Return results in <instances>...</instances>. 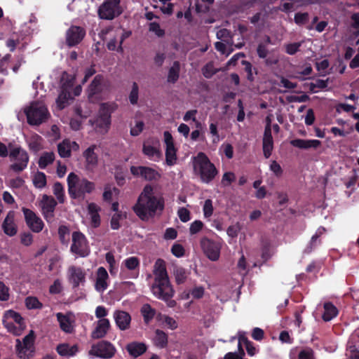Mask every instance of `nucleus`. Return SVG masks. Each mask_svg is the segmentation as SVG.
Returning <instances> with one entry per match:
<instances>
[{
  "mask_svg": "<svg viewBox=\"0 0 359 359\" xmlns=\"http://www.w3.org/2000/svg\"><path fill=\"white\" fill-rule=\"evenodd\" d=\"M163 208L164 198L157 187L147 184L140 193L133 210L142 220H148Z\"/></svg>",
  "mask_w": 359,
  "mask_h": 359,
  "instance_id": "nucleus-1",
  "label": "nucleus"
},
{
  "mask_svg": "<svg viewBox=\"0 0 359 359\" xmlns=\"http://www.w3.org/2000/svg\"><path fill=\"white\" fill-rule=\"evenodd\" d=\"M154 280L151 285L152 294L157 298L165 301L174 295V290L170 283L164 260L158 259L154 265Z\"/></svg>",
  "mask_w": 359,
  "mask_h": 359,
  "instance_id": "nucleus-2",
  "label": "nucleus"
},
{
  "mask_svg": "<svg viewBox=\"0 0 359 359\" xmlns=\"http://www.w3.org/2000/svg\"><path fill=\"white\" fill-rule=\"evenodd\" d=\"M194 172L205 183L211 182L217 175V170L203 152H199L192 158Z\"/></svg>",
  "mask_w": 359,
  "mask_h": 359,
  "instance_id": "nucleus-3",
  "label": "nucleus"
},
{
  "mask_svg": "<svg viewBox=\"0 0 359 359\" xmlns=\"http://www.w3.org/2000/svg\"><path fill=\"white\" fill-rule=\"evenodd\" d=\"M76 76L74 74H69L64 73L61 78V91L57 99V104L60 109L65 108L68 104L69 101L73 98L72 94L74 96L80 95L82 90L81 85L74 87Z\"/></svg>",
  "mask_w": 359,
  "mask_h": 359,
  "instance_id": "nucleus-4",
  "label": "nucleus"
},
{
  "mask_svg": "<svg viewBox=\"0 0 359 359\" xmlns=\"http://www.w3.org/2000/svg\"><path fill=\"white\" fill-rule=\"evenodd\" d=\"M67 184L69 194L74 198L82 197L85 194L90 193L95 188L93 182L85 178H80L74 172L68 175Z\"/></svg>",
  "mask_w": 359,
  "mask_h": 359,
  "instance_id": "nucleus-5",
  "label": "nucleus"
},
{
  "mask_svg": "<svg viewBox=\"0 0 359 359\" xmlns=\"http://www.w3.org/2000/svg\"><path fill=\"white\" fill-rule=\"evenodd\" d=\"M27 122L32 126H38L46 122L50 114L47 107L42 102H32L24 109Z\"/></svg>",
  "mask_w": 359,
  "mask_h": 359,
  "instance_id": "nucleus-6",
  "label": "nucleus"
},
{
  "mask_svg": "<svg viewBox=\"0 0 359 359\" xmlns=\"http://www.w3.org/2000/svg\"><path fill=\"white\" fill-rule=\"evenodd\" d=\"M9 157L12 162L10 168L15 172L24 170L29 162L27 152L20 146H13L11 143L8 144Z\"/></svg>",
  "mask_w": 359,
  "mask_h": 359,
  "instance_id": "nucleus-7",
  "label": "nucleus"
},
{
  "mask_svg": "<svg viewBox=\"0 0 359 359\" xmlns=\"http://www.w3.org/2000/svg\"><path fill=\"white\" fill-rule=\"evenodd\" d=\"M115 107L113 104L104 103L100 105L98 116L92 123L100 133H106L111 124V114Z\"/></svg>",
  "mask_w": 359,
  "mask_h": 359,
  "instance_id": "nucleus-8",
  "label": "nucleus"
},
{
  "mask_svg": "<svg viewBox=\"0 0 359 359\" xmlns=\"http://www.w3.org/2000/svg\"><path fill=\"white\" fill-rule=\"evenodd\" d=\"M3 323L6 330L14 335H20L25 328V324L21 316L12 310L5 312Z\"/></svg>",
  "mask_w": 359,
  "mask_h": 359,
  "instance_id": "nucleus-9",
  "label": "nucleus"
},
{
  "mask_svg": "<svg viewBox=\"0 0 359 359\" xmlns=\"http://www.w3.org/2000/svg\"><path fill=\"white\" fill-rule=\"evenodd\" d=\"M122 13L120 0H104L98 9L100 18L112 20Z\"/></svg>",
  "mask_w": 359,
  "mask_h": 359,
  "instance_id": "nucleus-10",
  "label": "nucleus"
},
{
  "mask_svg": "<svg viewBox=\"0 0 359 359\" xmlns=\"http://www.w3.org/2000/svg\"><path fill=\"white\" fill-rule=\"evenodd\" d=\"M115 346L107 341H101L91 346L88 353L102 359L111 358L116 353Z\"/></svg>",
  "mask_w": 359,
  "mask_h": 359,
  "instance_id": "nucleus-11",
  "label": "nucleus"
},
{
  "mask_svg": "<svg viewBox=\"0 0 359 359\" xmlns=\"http://www.w3.org/2000/svg\"><path fill=\"white\" fill-rule=\"evenodd\" d=\"M86 272L84 269L70 265L67 270V279L73 288H77L80 285H84L86 282Z\"/></svg>",
  "mask_w": 359,
  "mask_h": 359,
  "instance_id": "nucleus-12",
  "label": "nucleus"
},
{
  "mask_svg": "<svg viewBox=\"0 0 359 359\" xmlns=\"http://www.w3.org/2000/svg\"><path fill=\"white\" fill-rule=\"evenodd\" d=\"M72 244L71 251L79 257H86L90 253V248L85 236L79 231H74L72 236Z\"/></svg>",
  "mask_w": 359,
  "mask_h": 359,
  "instance_id": "nucleus-13",
  "label": "nucleus"
},
{
  "mask_svg": "<svg viewBox=\"0 0 359 359\" xmlns=\"http://www.w3.org/2000/svg\"><path fill=\"white\" fill-rule=\"evenodd\" d=\"M163 142L165 145V163L168 165L172 166L176 163L177 158L174 140L170 132H164Z\"/></svg>",
  "mask_w": 359,
  "mask_h": 359,
  "instance_id": "nucleus-14",
  "label": "nucleus"
},
{
  "mask_svg": "<svg viewBox=\"0 0 359 359\" xmlns=\"http://www.w3.org/2000/svg\"><path fill=\"white\" fill-rule=\"evenodd\" d=\"M130 172L133 176L147 181H158L161 178V174L157 170L147 166H131Z\"/></svg>",
  "mask_w": 359,
  "mask_h": 359,
  "instance_id": "nucleus-15",
  "label": "nucleus"
},
{
  "mask_svg": "<svg viewBox=\"0 0 359 359\" xmlns=\"http://www.w3.org/2000/svg\"><path fill=\"white\" fill-rule=\"evenodd\" d=\"M34 334L32 330L23 339L22 345L20 339H16V348L18 355L21 358H25L30 356L34 342Z\"/></svg>",
  "mask_w": 359,
  "mask_h": 359,
  "instance_id": "nucleus-16",
  "label": "nucleus"
},
{
  "mask_svg": "<svg viewBox=\"0 0 359 359\" xmlns=\"http://www.w3.org/2000/svg\"><path fill=\"white\" fill-rule=\"evenodd\" d=\"M143 154L150 160L158 161L161 158V151L159 141L156 139H149L143 144Z\"/></svg>",
  "mask_w": 359,
  "mask_h": 359,
  "instance_id": "nucleus-17",
  "label": "nucleus"
},
{
  "mask_svg": "<svg viewBox=\"0 0 359 359\" xmlns=\"http://www.w3.org/2000/svg\"><path fill=\"white\" fill-rule=\"evenodd\" d=\"M57 202L52 196L43 195L40 202L42 215L48 223L54 222V210Z\"/></svg>",
  "mask_w": 359,
  "mask_h": 359,
  "instance_id": "nucleus-18",
  "label": "nucleus"
},
{
  "mask_svg": "<svg viewBox=\"0 0 359 359\" xmlns=\"http://www.w3.org/2000/svg\"><path fill=\"white\" fill-rule=\"evenodd\" d=\"M22 210L29 228L35 233L41 231L44 226L42 219L35 212L28 208H22Z\"/></svg>",
  "mask_w": 359,
  "mask_h": 359,
  "instance_id": "nucleus-19",
  "label": "nucleus"
},
{
  "mask_svg": "<svg viewBox=\"0 0 359 359\" xmlns=\"http://www.w3.org/2000/svg\"><path fill=\"white\" fill-rule=\"evenodd\" d=\"M201 247L206 256L212 261H217L220 255L222 245L219 243L214 242L208 238L201 240Z\"/></svg>",
  "mask_w": 359,
  "mask_h": 359,
  "instance_id": "nucleus-20",
  "label": "nucleus"
},
{
  "mask_svg": "<svg viewBox=\"0 0 359 359\" xmlns=\"http://www.w3.org/2000/svg\"><path fill=\"white\" fill-rule=\"evenodd\" d=\"M109 284V276L107 270L103 267H99L95 275V290L100 292H104Z\"/></svg>",
  "mask_w": 359,
  "mask_h": 359,
  "instance_id": "nucleus-21",
  "label": "nucleus"
},
{
  "mask_svg": "<svg viewBox=\"0 0 359 359\" xmlns=\"http://www.w3.org/2000/svg\"><path fill=\"white\" fill-rule=\"evenodd\" d=\"M85 30L79 26H72L66 32V43L69 46L79 43L85 36Z\"/></svg>",
  "mask_w": 359,
  "mask_h": 359,
  "instance_id": "nucleus-22",
  "label": "nucleus"
},
{
  "mask_svg": "<svg viewBox=\"0 0 359 359\" xmlns=\"http://www.w3.org/2000/svg\"><path fill=\"white\" fill-rule=\"evenodd\" d=\"M130 32L125 31L121 28H117L115 30L114 39L110 40L107 44V47L109 50H122L121 45L123 41L130 35Z\"/></svg>",
  "mask_w": 359,
  "mask_h": 359,
  "instance_id": "nucleus-23",
  "label": "nucleus"
},
{
  "mask_svg": "<svg viewBox=\"0 0 359 359\" xmlns=\"http://www.w3.org/2000/svg\"><path fill=\"white\" fill-rule=\"evenodd\" d=\"M2 229L5 234L13 236L18 232V227L15 223V212L9 211L2 224Z\"/></svg>",
  "mask_w": 359,
  "mask_h": 359,
  "instance_id": "nucleus-24",
  "label": "nucleus"
},
{
  "mask_svg": "<svg viewBox=\"0 0 359 359\" xmlns=\"http://www.w3.org/2000/svg\"><path fill=\"white\" fill-rule=\"evenodd\" d=\"M114 318L117 327L121 330L129 329L131 317L128 313L119 310L115 311L114 313Z\"/></svg>",
  "mask_w": 359,
  "mask_h": 359,
  "instance_id": "nucleus-25",
  "label": "nucleus"
},
{
  "mask_svg": "<svg viewBox=\"0 0 359 359\" xmlns=\"http://www.w3.org/2000/svg\"><path fill=\"white\" fill-rule=\"evenodd\" d=\"M56 316L62 330L67 333H71L74 330V316L71 313L63 314L62 313H57Z\"/></svg>",
  "mask_w": 359,
  "mask_h": 359,
  "instance_id": "nucleus-26",
  "label": "nucleus"
},
{
  "mask_svg": "<svg viewBox=\"0 0 359 359\" xmlns=\"http://www.w3.org/2000/svg\"><path fill=\"white\" fill-rule=\"evenodd\" d=\"M273 149V141L271 135V128L268 123L264 130L263 137V152L265 158H268L271 155Z\"/></svg>",
  "mask_w": 359,
  "mask_h": 359,
  "instance_id": "nucleus-27",
  "label": "nucleus"
},
{
  "mask_svg": "<svg viewBox=\"0 0 359 359\" xmlns=\"http://www.w3.org/2000/svg\"><path fill=\"white\" fill-rule=\"evenodd\" d=\"M110 327L109 320L107 318L100 319L97 323L94 330L91 333L93 339H100L104 337Z\"/></svg>",
  "mask_w": 359,
  "mask_h": 359,
  "instance_id": "nucleus-28",
  "label": "nucleus"
},
{
  "mask_svg": "<svg viewBox=\"0 0 359 359\" xmlns=\"http://www.w3.org/2000/svg\"><path fill=\"white\" fill-rule=\"evenodd\" d=\"M79 148L76 142H71L69 140H65L57 146L59 155L62 158L69 157L72 151H77Z\"/></svg>",
  "mask_w": 359,
  "mask_h": 359,
  "instance_id": "nucleus-29",
  "label": "nucleus"
},
{
  "mask_svg": "<svg viewBox=\"0 0 359 359\" xmlns=\"http://www.w3.org/2000/svg\"><path fill=\"white\" fill-rule=\"evenodd\" d=\"M98 147L96 145H91L83 152V157L86 161V166L88 169L95 168L98 162V157L96 150Z\"/></svg>",
  "mask_w": 359,
  "mask_h": 359,
  "instance_id": "nucleus-30",
  "label": "nucleus"
},
{
  "mask_svg": "<svg viewBox=\"0 0 359 359\" xmlns=\"http://www.w3.org/2000/svg\"><path fill=\"white\" fill-rule=\"evenodd\" d=\"M290 144L293 147L304 149H308L311 148L316 149L321 145L320 141L318 140L295 139L291 140Z\"/></svg>",
  "mask_w": 359,
  "mask_h": 359,
  "instance_id": "nucleus-31",
  "label": "nucleus"
},
{
  "mask_svg": "<svg viewBox=\"0 0 359 359\" xmlns=\"http://www.w3.org/2000/svg\"><path fill=\"white\" fill-rule=\"evenodd\" d=\"M56 351L61 356L71 357L74 355L79 351V348L77 345L71 346L69 344L63 343L57 346Z\"/></svg>",
  "mask_w": 359,
  "mask_h": 359,
  "instance_id": "nucleus-32",
  "label": "nucleus"
},
{
  "mask_svg": "<svg viewBox=\"0 0 359 359\" xmlns=\"http://www.w3.org/2000/svg\"><path fill=\"white\" fill-rule=\"evenodd\" d=\"M100 210V207L95 203H91L88 205V211L90 217L91 226L93 227H97L100 224V217L99 215Z\"/></svg>",
  "mask_w": 359,
  "mask_h": 359,
  "instance_id": "nucleus-33",
  "label": "nucleus"
},
{
  "mask_svg": "<svg viewBox=\"0 0 359 359\" xmlns=\"http://www.w3.org/2000/svg\"><path fill=\"white\" fill-rule=\"evenodd\" d=\"M126 350L131 356L137 358L146 351L147 347L143 343L134 341L126 346Z\"/></svg>",
  "mask_w": 359,
  "mask_h": 359,
  "instance_id": "nucleus-34",
  "label": "nucleus"
},
{
  "mask_svg": "<svg viewBox=\"0 0 359 359\" xmlns=\"http://www.w3.org/2000/svg\"><path fill=\"white\" fill-rule=\"evenodd\" d=\"M102 81L103 77L101 75H97L94 78L88 89V95L90 99H92L95 95L100 92Z\"/></svg>",
  "mask_w": 359,
  "mask_h": 359,
  "instance_id": "nucleus-35",
  "label": "nucleus"
},
{
  "mask_svg": "<svg viewBox=\"0 0 359 359\" xmlns=\"http://www.w3.org/2000/svg\"><path fill=\"white\" fill-rule=\"evenodd\" d=\"M172 273L175 283L178 285L184 283L189 275L187 270L179 266H174Z\"/></svg>",
  "mask_w": 359,
  "mask_h": 359,
  "instance_id": "nucleus-36",
  "label": "nucleus"
},
{
  "mask_svg": "<svg viewBox=\"0 0 359 359\" xmlns=\"http://www.w3.org/2000/svg\"><path fill=\"white\" fill-rule=\"evenodd\" d=\"M29 147L31 150L37 152L43 148V139L37 134L32 135L27 140Z\"/></svg>",
  "mask_w": 359,
  "mask_h": 359,
  "instance_id": "nucleus-37",
  "label": "nucleus"
},
{
  "mask_svg": "<svg viewBox=\"0 0 359 359\" xmlns=\"http://www.w3.org/2000/svg\"><path fill=\"white\" fill-rule=\"evenodd\" d=\"M54 160L55 154L53 152H45L39 158L38 164L40 168L44 169L51 164Z\"/></svg>",
  "mask_w": 359,
  "mask_h": 359,
  "instance_id": "nucleus-38",
  "label": "nucleus"
},
{
  "mask_svg": "<svg viewBox=\"0 0 359 359\" xmlns=\"http://www.w3.org/2000/svg\"><path fill=\"white\" fill-rule=\"evenodd\" d=\"M325 312L323 315V318L325 321H329L335 317L337 314V308L330 303H325L324 304Z\"/></svg>",
  "mask_w": 359,
  "mask_h": 359,
  "instance_id": "nucleus-39",
  "label": "nucleus"
},
{
  "mask_svg": "<svg viewBox=\"0 0 359 359\" xmlns=\"http://www.w3.org/2000/svg\"><path fill=\"white\" fill-rule=\"evenodd\" d=\"M32 182L35 187L42 189L46 185V176L42 172H36L32 177Z\"/></svg>",
  "mask_w": 359,
  "mask_h": 359,
  "instance_id": "nucleus-40",
  "label": "nucleus"
},
{
  "mask_svg": "<svg viewBox=\"0 0 359 359\" xmlns=\"http://www.w3.org/2000/svg\"><path fill=\"white\" fill-rule=\"evenodd\" d=\"M118 189L111 185L107 184L104 187L103 198L106 201H111L118 194Z\"/></svg>",
  "mask_w": 359,
  "mask_h": 359,
  "instance_id": "nucleus-41",
  "label": "nucleus"
},
{
  "mask_svg": "<svg viewBox=\"0 0 359 359\" xmlns=\"http://www.w3.org/2000/svg\"><path fill=\"white\" fill-rule=\"evenodd\" d=\"M130 271H135L140 266V259L136 257H130L123 260L122 263V267Z\"/></svg>",
  "mask_w": 359,
  "mask_h": 359,
  "instance_id": "nucleus-42",
  "label": "nucleus"
},
{
  "mask_svg": "<svg viewBox=\"0 0 359 359\" xmlns=\"http://www.w3.org/2000/svg\"><path fill=\"white\" fill-rule=\"evenodd\" d=\"M242 343L245 344L246 351H247V352H248L249 355L253 356L254 355H255V353L257 352L256 348L253 346L252 342L248 341L244 337H241L239 338V341H238L239 353H241V350H243L242 348H241V344Z\"/></svg>",
  "mask_w": 359,
  "mask_h": 359,
  "instance_id": "nucleus-43",
  "label": "nucleus"
},
{
  "mask_svg": "<svg viewBox=\"0 0 359 359\" xmlns=\"http://www.w3.org/2000/svg\"><path fill=\"white\" fill-rule=\"evenodd\" d=\"M180 69V63L178 62H175L169 70L168 76V81L169 82L175 83L178 79Z\"/></svg>",
  "mask_w": 359,
  "mask_h": 359,
  "instance_id": "nucleus-44",
  "label": "nucleus"
},
{
  "mask_svg": "<svg viewBox=\"0 0 359 359\" xmlns=\"http://www.w3.org/2000/svg\"><path fill=\"white\" fill-rule=\"evenodd\" d=\"M154 344L157 346H158L160 348H163V347L165 346V345L167 344L168 337L165 332L157 330L156 331V335L154 339Z\"/></svg>",
  "mask_w": 359,
  "mask_h": 359,
  "instance_id": "nucleus-45",
  "label": "nucleus"
},
{
  "mask_svg": "<svg viewBox=\"0 0 359 359\" xmlns=\"http://www.w3.org/2000/svg\"><path fill=\"white\" fill-rule=\"evenodd\" d=\"M217 39L226 43L229 47L232 46L233 41L231 39V36L230 32L226 29H221L218 30L217 32Z\"/></svg>",
  "mask_w": 359,
  "mask_h": 359,
  "instance_id": "nucleus-46",
  "label": "nucleus"
},
{
  "mask_svg": "<svg viewBox=\"0 0 359 359\" xmlns=\"http://www.w3.org/2000/svg\"><path fill=\"white\" fill-rule=\"evenodd\" d=\"M141 313L144 317V321L147 323L154 317L156 311L149 304H146L142 306Z\"/></svg>",
  "mask_w": 359,
  "mask_h": 359,
  "instance_id": "nucleus-47",
  "label": "nucleus"
},
{
  "mask_svg": "<svg viewBox=\"0 0 359 359\" xmlns=\"http://www.w3.org/2000/svg\"><path fill=\"white\" fill-rule=\"evenodd\" d=\"M53 194L56 196L57 199L60 203H63L65 201V191L63 186L60 182H56L54 184L53 187Z\"/></svg>",
  "mask_w": 359,
  "mask_h": 359,
  "instance_id": "nucleus-48",
  "label": "nucleus"
},
{
  "mask_svg": "<svg viewBox=\"0 0 359 359\" xmlns=\"http://www.w3.org/2000/svg\"><path fill=\"white\" fill-rule=\"evenodd\" d=\"M126 218V215L123 212H115L111 219V229L116 230L120 227V221Z\"/></svg>",
  "mask_w": 359,
  "mask_h": 359,
  "instance_id": "nucleus-49",
  "label": "nucleus"
},
{
  "mask_svg": "<svg viewBox=\"0 0 359 359\" xmlns=\"http://www.w3.org/2000/svg\"><path fill=\"white\" fill-rule=\"evenodd\" d=\"M219 151L222 154L225 155L228 159H231L233 156V148L229 143H223L219 148Z\"/></svg>",
  "mask_w": 359,
  "mask_h": 359,
  "instance_id": "nucleus-50",
  "label": "nucleus"
},
{
  "mask_svg": "<svg viewBox=\"0 0 359 359\" xmlns=\"http://www.w3.org/2000/svg\"><path fill=\"white\" fill-rule=\"evenodd\" d=\"M105 259L109 264V270L111 274L116 273L117 268L116 266V261L114 255L111 252H107L105 255Z\"/></svg>",
  "mask_w": 359,
  "mask_h": 359,
  "instance_id": "nucleus-51",
  "label": "nucleus"
},
{
  "mask_svg": "<svg viewBox=\"0 0 359 359\" xmlns=\"http://www.w3.org/2000/svg\"><path fill=\"white\" fill-rule=\"evenodd\" d=\"M149 30L151 32H153L158 37H162L165 34L164 29L161 28L160 25L158 22H151L149 25Z\"/></svg>",
  "mask_w": 359,
  "mask_h": 359,
  "instance_id": "nucleus-52",
  "label": "nucleus"
},
{
  "mask_svg": "<svg viewBox=\"0 0 359 359\" xmlns=\"http://www.w3.org/2000/svg\"><path fill=\"white\" fill-rule=\"evenodd\" d=\"M213 210L214 209L212 200H205L203 207L204 217L206 218L211 217L213 213Z\"/></svg>",
  "mask_w": 359,
  "mask_h": 359,
  "instance_id": "nucleus-53",
  "label": "nucleus"
},
{
  "mask_svg": "<svg viewBox=\"0 0 359 359\" xmlns=\"http://www.w3.org/2000/svg\"><path fill=\"white\" fill-rule=\"evenodd\" d=\"M236 180V175L232 172H225L222 178L221 183L224 187L229 186Z\"/></svg>",
  "mask_w": 359,
  "mask_h": 359,
  "instance_id": "nucleus-54",
  "label": "nucleus"
},
{
  "mask_svg": "<svg viewBox=\"0 0 359 359\" xmlns=\"http://www.w3.org/2000/svg\"><path fill=\"white\" fill-rule=\"evenodd\" d=\"M139 88L136 83H133L129 95V100L132 104H136L138 101Z\"/></svg>",
  "mask_w": 359,
  "mask_h": 359,
  "instance_id": "nucleus-55",
  "label": "nucleus"
},
{
  "mask_svg": "<svg viewBox=\"0 0 359 359\" xmlns=\"http://www.w3.org/2000/svg\"><path fill=\"white\" fill-rule=\"evenodd\" d=\"M25 304L28 309H39L41 307V304L37 298L34 297H28L25 299Z\"/></svg>",
  "mask_w": 359,
  "mask_h": 359,
  "instance_id": "nucleus-56",
  "label": "nucleus"
},
{
  "mask_svg": "<svg viewBox=\"0 0 359 359\" xmlns=\"http://www.w3.org/2000/svg\"><path fill=\"white\" fill-rule=\"evenodd\" d=\"M215 46L218 51L221 52L222 54H226V55H229L232 51L231 47H229L225 42H216Z\"/></svg>",
  "mask_w": 359,
  "mask_h": 359,
  "instance_id": "nucleus-57",
  "label": "nucleus"
},
{
  "mask_svg": "<svg viewBox=\"0 0 359 359\" xmlns=\"http://www.w3.org/2000/svg\"><path fill=\"white\" fill-rule=\"evenodd\" d=\"M202 71H203V74L206 78H210L217 72V69L215 68V67L212 62L208 63L203 68Z\"/></svg>",
  "mask_w": 359,
  "mask_h": 359,
  "instance_id": "nucleus-58",
  "label": "nucleus"
},
{
  "mask_svg": "<svg viewBox=\"0 0 359 359\" xmlns=\"http://www.w3.org/2000/svg\"><path fill=\"white\" fill-rule=\"evenodd\" d=\"M177 215L182 222H187L190 220V211L185 208H180L177 211Z\"/></svg>",
  "mask_w": 359,
  "mask_h": 359,
  "instance_id": "nucleus-59",
  "label": "nucleus"
},
{
  "mask_svg": "<svg viewBox=\"0 0 359 359\" xmlns=\"http://www.w3.org/2000/svg\"><path fill=\"white\" fill-rule=\"evenodd\" d=\"M203 227V223L200 220L193 222L189 227V232L191 234H196L198 233Z\"/></svg>",
  "mask_w": 359,
  "mask_h": 359,
  "instance_id": "nucleus-60",
  "label": "nucleus"
},
{
  "mask_svg": "<svg viewBox=\"0 0 359 359\" xmlns=\"http://www.w3.org/2000/svg\"><path fill=\"white\" fill-rule=\"evenodd\" d=\"M144 128V123L141 121H137L135 125L131 128L130 134L133 136H137L141 133Z\"/></svg>",
  "mask_w": 359,
  "mask_h": 359,
  "instance_id": "nucleus-61",
  "label": "nucleus"
},
{
  "mask_svg": "<svg viewBox=\"0 0 359 359\" xmlns=\"http://www.w3.org/2000/svg\"><path fill=\"white\" fill-rule=\"evenodd\" d=\"M172 253L177 257H181L184 255L183 246L178 243H175L171 248Z\"/></svg>",
  "mask_w": 359,
  "mask_h": 359,
  "instance_id": "nucleus-62",
  "label": "nucleus"
},
{
  "mask_svg": "<svg viewBox=\"0 0 359 359\" xmlns=\"http://www.w3.org/2000/svg\"><path fill=\"white\" fill-rule=\"evenodd\" d=\"M241 231V226L238 224H236L234 225H231L228 227L226 230L227 235L231 238H236L238 236V233Z\"/></svg>",
  "mask_w": 359,
  "mask_h": 359,
  "instance_id": "nucleus-63",
  "label": "nucleus"
},
{
  "mask_svg": "<svg viewBox=\"0 0 359 359\" xmlns=\"http://www.w3.org/2000/svg\"><path fill=\"white\" fill-rule=\"evenodd\" d=\"M270 170L277 176L279 177L283 173V170L279 163L276 161H273L270 164Z\"/></svg>",
  "mask_w": 359,
  "mask_h": 359,
  "instance_id": "nucleus-64",
  "label": "nucleus"
}]
</instances>
